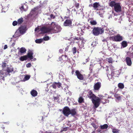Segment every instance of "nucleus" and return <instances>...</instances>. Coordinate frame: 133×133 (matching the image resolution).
<instances>
[{"mask_svg":"<svg viewBox=\"0 0 133 133\" xmlns=\"http://www.w3.org/2000/svg\"><path fill=\"white\" fill-rule=\"evenodd\" d=\"M88 97L91 99L92 103L94 104V107L95 108H97L99 106V101H100V98L97 97L94 94L91 90L89 92L88 95Z\"/></svg>","mask_w":133,"mask_h":133,"instance_id":"1","label":"nucleus"},{"mask_svg":"<svg viewBox=\"0 0 133 133\" xmlns=\"http://www.w3.org/2000/svg\"><path fill=\"white\" fill-rule=\"evenodd\" d=\"M109 5L111 7L114 6V10L116 12H119L121 11L122 8L119 3H116L114 1H112L109 3Z\"/></svg>","mask_w":133,"mask_h":133,"instance_id":"2","label":"nucleus"},{"mask_svg":"<svg viewBox=\"0 0 133 133\" xmlns=\"http://www.w3.org/2000/svg\"><path fill=\"white\" fill-rule=\"evenodd\" d=\"M83 38L80 36L79 37H75L74 38V41L78 44L79 47H83L84 46V43L85 41L84 40Z\"/></svg>","mask_w":133,"mask_h":133,"instance_id":"3","label":"nucleus"},{"mask_svg":"<svg viewBox=\"0 0 133 133\" xmlns=\"http://www.w3.org/2000/svg\"><path fill=\"white\" fill-rule=\"evenodd\" d=\"M52 27H51V31H53L54 33H57L61 31L62 28L59 25H56L55 23L53 22L51 23Z\"/></svg>","mask_w":133,"mask_h":133,"instance_id":"4","label":"nucleus"},{"mask_svg":"<svg viewBox=\"0 0 133 133\" xmlns=\"http://www.w3.org/2000/svg\"><path fill=\"white\" fill-rule=\"evenodd\" d=\"M42 33L43 34L50 32L51 31V27H47L44 26L42 27L40 29Z\"/></svg>","mask_w":133,"mask_h":133,"instance_id":"5","label":"nucleus"},{"mask_svg":"<svg viewBox=\"0 0 133 133\" xmlns=\"http://www.w3.org/2000/svg\"><path fill=\"white\" fill-rule=\"evenodd\" d=\"M70 109L67 106L64 107L62 111L64 115L68 117L70 114Z\"/></svg>","mask_w":133,"mask_h":133,"instance_id":"6","label":"nucleus"},{"mask_svg":"<svg viewBox=\"0 0 133 133\" xmlns=\"http://www.w3.org/2000/svg\"><path fill=\"white\" fill-rule=\"evenodd\" d=\"M114 41L116 42H120L123 39V37L119 34H118L112 37Z\"/></svg>","mask_w":133,"mask_h":133,"instance_id":"7","label":"nucleus"},{"mask_svg":"<svg viewBox=\"0 0 133 133\" xmlns=\"http://www.w3.org/2000/svg\"><path fill=\"white\" fill-rule=\"evenodd\" d=\"M92 34L95 36L98 35L100 34V28L98 27L94 28L92 30Z\"/></svg>","mask_w":133,"mask_h":133,"instance_id":"8","label":"nucleus"},{"mask_svg":"<svg viewBox=\"0 0 133 133\" xmlns=\"http://www.w3.org/2000/svg\"><path fill=\"white\" fill-rule=\"evenodd\" d=\"M75 72L76 75L78 79L81 80L83 79L84 78L83 75L80 73L79 70H76Z\"/></svg>","mask_w":133,"mask_h":133,"instance_id":"9","label":"nucleus"},{"mask_svg":"<svg viewBox=\"0 0 133 133\" xmlns=\"http://www.w3.org/2000/svg\"><path fill=\"white\" fill-rule=\"evenodd\" d=\"M72 20L70 19H67L64 22L63 25L64 26H69L71 25Z\"/></svg>","mask_w":133,"mask_h":133,"instance_id":"10","label":"nucleus"},{"mask_svg":"<svg viewBox=\"0 0 133 133\" xmlns=\"http://www.w3.org/2000/svg\"><path fill=\"white\" fill-rule=\"evenodd\" d=\"M18 30L20 34H24L26 30V27L23 26H21L19 27Z\"/></svg>","mask_w":133,"mask_h":133,"instance_id":"11","label":"nucleus"},{"mask_svg":"<svg viewBox=\"0 0 133 133\" xmlns=\"http://www.w3.org/2000/svg\"><path fill=\"white\" fill-rule=\"evenodd\" d=\"M119 74V72L118 71H112L111 73V76L109 75V76L111 77H109L108 75H107V76L108 78V79H110V78H111L112 77V76H117Z\"/></svg>","mask_w":133,"mask_h":133,"instance_id":"12","label":"nucleus"},{"mask_svg":"<svg viewBox=\"0 0 133 133\" xmlns=\"http://www.w3.org/2000/svg\"><path fill=\"white\" fill-rule=\"evenodd\" d=\"M33 54V53L32 51L29 50L26 55L27 56V58H29L32 61V59L33 58V57L32 56Z\"/></svg>","mask_w":133,"mask_h":133,"instance_id":"13","label":"nucleus"},{"mask_svg":"<svg viewBox=\"0 0 133 133\" xmlns=\"http://www.w3.org/2000/svg\"><path fill=\"white\" fill-rule=\"evenodd\" d=\"M122 96H121L120 95L115 94L114 95V96L115 98V100L117 102H118L121 100Z\"/></svg>","mask_w":133,"mask_h":133,"instance_id":"14","label":"nucleus"},{"mask_svg":"<svg viewBox=\"0 0 133 133\" xmlns=\"http://www.w3.org/2000/svg\"><path fill=\"white\" fill-rule=\"evenodd\" d=\"M70 114H71L72 116H74L76 115L77 113L76 111V109L75 108H74L70 109Z\"/></svg>","mask_w":133,"mask_h":133,"instance_id":"15","label":"nucleus"},{"mask_svg":"<svg viewBox=\"0 0 133 133\" xmlns=\"http://www.w3.org/2000/svg\"><path fill=\"white\" fill-rule=\"evenodd\" d=\"M30 93L31 95L34 97L37 96L38 94L37 91L34 89L30 91Z\"/></svg>","mask_w":133,"mask_h":133,"instance_id":"16","label":"nucleus"},{"mask_svg":"<svg viewBox=\"0 0 133 133\" xmlns=\"http://www.w3.org/2000/svg\"><path fill=\"white\" fill-rule=\"evenodd\" d=\"M125 61L127 65L129 66H131L132 64V62L130 58L129 57L126 58Z\"/></svg>","mask_w":133,"mask_h":133,"instance_id":"17","label":"nucleus"},{"mask_svg":"<svg viewBox=\"0 0 133 133\" xmlns=\"http://www.w3.org/2000/svg\"><path fill=\"white\" fill-rule=\"evenodd\" d=\"M100 88V82H97L94 86V89L95 90H98Z\"/></svg>","mask_w":133,"mask_h":133,"instance_id":"18","label":"nucleus"},{"mask_svg":"<svg viewBox=\"0 0 133 133\" xmlns=\"http://www.w3.org/2000/svg\"><path fill=\"white\" fill-rule=\"evenodd\" d=\"M26 49L25 48L22 47L21 48L19 51L18 53L19 52L21 54L24 53L26 52Z\"/></svg>","mask_w":133,"mask_h":133,"instance_id":"19","label":"nucleus"},{"mask_svg":"<svg viewBox=\"0 0 133 133\" xmlns=\"http://www.w3.org/2000/svg\"><path fill=\"white\" fill-rule=\"evenodd\" d=\"M28 59L27 56L26 55H24L23 56H21L19 58L20 61H23L26 60Z\"/></svg>","mask_w":133,"mask_h":133,"instance_id":"20","label":"nucleus"},{"mask_svg":"<svg viewBox=\"0 0 133 133\" xmlns=\"http://www.w3.org/2000/svg\"><path fill=\"white\" fill-rule=\"evenodd\" d=\"M93 7L94 9L96 10H98L97 8L98 6L99 5L98 3L97 2L93 4Z\"/></svg>","mask_w":133,"mask_h":133,"instance_id":"21","label":"nucleus"},{"mask_svg":"<svg viewBox=\"0 0 133 133\" xmlns=\"http://www.w3.org/2000/svg\"><path fill=\"white\" fill-rule=\"evenodd\" d=\"M72 51L73 54L74 55L76 54V52L78 53H79V51H77L76 48V47H74L72 49Z\"/></svg>","mask_w":133,"mask_h":133,"instance_id":"22","label":"nucleus"},{"mask_svg":"<svg viewBox=\"0 0 133 133\" xmlns=\"http://www.w3.org/2000/svg\"><path fill=\"white\" fill-rule=\"evenodd\" d=\"M108 125L107 124H104L103 125H100V129H105L108 128Z\"/></svg>","mask_w":133,"mask_h":133,"instance_id":"23","label":"nucleus"},{"mask_svg":"<svg viewBox=\"0 0 133 133\" xmlns=\"http://www.w3.org/2000/svg\"><path fill=\"white\" fill-rule=\"evenodd\" d=\"M14 70V68L12 67H8L6 71L9 73L13 71Z\"/></svg>","mask_w":133,"mask_h":133,"instance_id":"24","label":"nucleus"},{"mask_svg":"<svg viewBox=\"0 0 133 133\" xmlns=\"http://www.w3.org/2000/svg\"><path fill=\"white\" fill-rule=\"evenodd\" d=\"M90 23L91 25H95L97 24V22L93 20H91L90 22Z\"/></svg>","mask_w":133,"mask_h":133,"instance_id":"25","label":"nucleus"},{"mask_svg":"<svg viewBox=\"0 0 133 133\" xmlns=\"http://www.w3.org/2000/svg\"><path fill=\"white\" fill-rule=\"evenodd\" d=\"M78 102L79 103H84V99L82 97H80L78 99Z\"/></svg>","mask_w":133,"mask_h":133,"instance_id":"26","label":"nucleus"},{"mask_svg":"<svg viewBox=\"0 0 133 133\" xmlns=\"http://www.w3.org/2000/svg\"><path fill=\"white\" fill-rule=\"evenodd\" d=\"M122 45L123 48H125L126 47L127 45V43L126 41H123L121 43Z\"/></svg>","mask_w":133,"mask_h":133,"instance_id":"27","label":"nucleus"},{"mask_svg":"<svg viewBox=\"0 0 133 133\" xmlns=\"http://www.w3.org/2000/svg\"><path fill=\"white\" fill-rule=\"evenodd\" d=\"M107 61L109 63H112L114 61L111 57H110L107 58Z\"/></svg>","mask_w":133,"mask_h":133,"instance_id":"28","label":"nucleus"},{"mask_svg":"<svg viewBox=\"0 0 133 133\" xmlns=\"http://www.w3.org/2000/svg\"><path fill=\"white\" fill-rule=\"evenodd\" d=\"M43 41V39L42 38L36 39L35 42L37 43H40L42 42Z\"/></svg>","mask_w":133,"mask_h":133,"instance_id":"29","label":"nucleus"},{"mask_svg":"<svg viewBox=\"0 0 133 133\" xmlns=\"http://www.w3.org/2000/svg\"><path fill=\"white\" fill-rule=\"evenodd\" d=\"M23 21V18H21L18 19L17 21L18 24H21Z\"/></svg>","mask_w":133,"mask_h":133,"instance_id":"30","label":"nucleus"},{"mask_svg":"<svg viewBox=\"0 0 133 133\" xmlns=\"http://www.w3.org/2000/svg\"><path fill=\"white\" fill-rule=\"evenodd\" d=\"M112 132L113 133H119V130L117 129H115V128H112Z\"/></svg>","mask_w":133,"mask_h":133,"instance_id":"31","label":"nucleus"},{"mask_svg":"<svg viewBox=\"0 0 133 133\" xmlns=\"http://www.w3.org/2000/svg\"><path fill=\"white\" fill-rule=\"evenodd\" d=\"M62 57H63V61H67L68 59V57L67 55H62Z\"/></svg>","mask_w":133,"mask_h":133,"instance_id":"32","label":"nucleus"},{"mask_svg":"<svg viewBox=\"0 0 133 133\" xmlns=\"http://www.w3.org/2000/svg\"><path fill=\"white\" fill-rule=\"evenodd\" d=\"M118 87L120 89H123L124 88V85L123 83H119L118 85Z\"/></svg>","mask_w":133,"mask_h":133,"instance_id":"33","label":"nucleus"},{"mask_svg":"<svg viewBox=\"0 0 133 133\" xmlns=\"http://www.w3.org/2000/svg\"><path fill=\"white\" fill-rule=\"evenodd\" d=\"M30 78V76L29 75H26L24 77V81H27Z\"/></svg>","mask_w":133,"mask_h":133,"instance_id":"34","label":"nucleus"},{"mask_svg":"<svg viewBox=\"0 0 133 133\" xmlns=\"http://www.w3.org/2000/svg\"><path fill=\"white\" fill-rule=\"evenodd\" d=\"M56 82H54L50 87H52L56 89Z\"/></svg>","mask_w":133,"mask_h":133,"instance_id":"35","label":"nucleus"},{"mask_svg":"<svg viewBox=\"0 0 133 133\" xmlns=\"http://www.w3.org/2000/svg\"><path fill=\"white\" fill-rule=\"evenodd\" d=\"M49 39V37L48 36H44L43 38V40L44 41H48Z\"/></svg>","mask_w":133,"mask_h":133,"instance_id":"36","label":"nucleus"},{"mask_svg":"<svg viewBox=\"0 0 133 133\" xmlns=\"http://www.w3.org/2000/svg\"><path fill=\"white\" fill-rule=\"evenodd\" d=\"M91 125L92 127L95 129H96L98 128V126L97 125H96V124L94 123H91Z\"/></svg>","mask_w":133,"mask_h":133,"instance_id":"37","label":"nucleus"},{"mask_svg":"<svg viewBox=\"0 0 133 133\" xmlns=\"http://www.w3.org/2000/svg\"><path fill=\"white\" fill-rule=\"evenodd\" d=\"M56 86L59 88H60L61 87V83L59 82L56 83Z\"/></svg>","mask_w":133,"mask_h":133,"instance_id":"38","label":"nucleus"},{"mask_svg":"<svg viewBox=\"0 0 133 133\" xmlns=\"http://www.w3.org/2000/svg\"><path fill=\"white\" fill-rule=\"evenodd\" d=\"M53 98L54 100L55 101L58 99L59 100V97L58 96H57L56 97H55L54 96H53Z\"/></svg>","mask_w":133,"mask_h":133,"instance_id":"39","label":"nucleus"},{"mask_svg":"<svg viewBox=\"0 0 133 133\" xmlns=\"http://www.w3.org/2000/svg\"><path fill=\"white\" fill-rule=\"evenodd\" d=\"M19 8L22 11L23 10L24 11H25L26 10L24 9L23 5H22L21 7H20Z\"/></svg>","mask_w":133,"mask_h":133,"instance_id":"40","label":"nucleus"},{"mask_svg":"<svg viewBox=\"0 0 133 133\" xmlns=\"http://www.w3.org/2000/svg\"><path fill=\"white\" fill-rule=\"evenodd\" d=\"M31 66V64L30 63H28L26 65V66L27 68H30Z\"/></svg>","mask_w":133,"mask_h":133,"instance_id":"41","label":"nucleus"},{"mask_svg":"<svg viewBox=\"0 0 133 133\" xmlns=\"http://www.w3.org/2000/svg\"><path fill=\"white\" fill-rule=\"evenodd\" d=\"M18 24L17 22L16 21H14L12 23V24L14 26H16Z\"/></svg>","mask_w":133,"mask_h":133,"instance_id":"42","label":"nucleus"},{"mask_svg":"<svg viewBox=\"0 0 133 133\" xmlns=\"http://www.w3.org/2000/svg\"><path fill=\"white\" fill-rule=\"evenodd\" d=\"M79 3H75V6L76 8H78L79 7Z\"/></svg>","mask_w":133,"mask_h":133,"instance_id":"43","label":"nucleus"},{"mask_svg":"<svg viewBox=\"0 0 133 133\" xmlns=\"http://www.w3.org/2000/svg\"><path fill=\"white\" fill-rule=\"evenodd\" d=\"M86 29L88 30H91L93 28L92 27H91L90 26H88L86 27Z\"/></svg>","mask_w":133,"mask_h":133,"instance_id":"44","label":"nucleus"},{"mask_svg":"<svg viewBox=\"0 0 133 133\" xmlns=\"http://www.w3.org/2000/svg\"><path fill=\"white\" fill-rule=\"evenodd\" d=\"M40 117V118H41V121H42V122L43 123L44 122V116H42L41 117V116Z\"/></svg>","mask_w":133,"mask_h":133,"instance_id":"45","label":"nucleus"},{"mask_svg":"<svg viewBox=\"0 0 133 133\" xmlns=\"http://www.w3.org/2000/svg\"><path fill=\"white\" fill-rule=\"evenodd\" d=\"M104 28H100V31H101V32H100L101 34H102V33H103L104 31Z\"/></svg>","mask_w":133,"mask_h":133,"instance_id":"46","label":"nucleus"},{"mask_svg":"<svg viewBox=\"0 0 133 133\" xmlns=\"http://www.w3.org/2000/svg\"><path fill=\"white\" fill-rule=\"evenodd\" d=\"M50 17L51 18H52L53 19H54L55 18V16L52 14L50 15Z\"/></svg>","mask_w":133,"mask_h":133,"instance_id":"47","label":"nucleus"},{"mask_svg":"<svg viewBox=\"0 0 133 133\" xmlns=\"http://www.w3.org/2000/svg\"><path fill=\"white\" fill-rule=\"evenodd\" d=\"M101 98H101V97H100V99ZM103 99H100V103H103V104H104L105 103H106L107 102H106V101H105V102H104L103 101Z\"/></svg>","mask_w":133,"mask_h":133,"instance_id":"48","label":"nucleus"},{"mask_svg":"<svg viewBox=\"0 0 133 133\" xmlns=\"http://www.w3.org/2000/svg\"><path fill=\"white\" fill-rule=\"evenodd\" d=\"M71 69H72V71H71V73L72 75H73L74 74V72H75L74 69L73 68H72Z\"/></svg>","mask_w":133,"mask_h":133,"instance_id":"49","label":"nucleus"},{"mask_svg":"<svg viewBox=\"0 0 133 133\" xmlns=\"http://www.w3.org/2000/svg\"><path fill=\"white\" fill-rule=\"evenodd\" d=\"M62 57V56L61 57H59V60L58 61H61L62 60H63V58H62V57Z\"/></svg>","mask_w":133,"mask_h":133,"instance_id":"50","label":"nucleus"},{"mask_svg":"<svg viewBox=\"0 0 133 133\" xmlns=\"http://www.w3.org/2000/svg\"><path fill=\"white\" fill-rule=\"evenodd\" d=\"M5 63H3L2 64V66L3 68H4L5 67Z\"/></svg>","mask_w":133,"mask_h":133,"instance_id":"51","label":"nucleus"},{"mask_svg":"<svg viewBox=\"0 0 133 133\" xmlns=\"http://www.w3.org/2000/svg\"><path fill=\"white\" fill-rule=\"evenodd\" d=\"M59 52L60 53L62 54L63 52V50L62 49H60L59 50Z\"/></svg>","mask_w":133,"mask_h":133,"instance_id":"52","label":"nucleus"},{"mask_svg":"<svg viewBox=\"0 0 133 133\" xmlns=\"http://www.w3.org/2000/svg\"><path fill=\"white\" fill-rule=\"evenodd\" d=\"M69 48V46H67V47L65 48V51H68Z\"/></svg>","mask_w":133,"mask_h":133,"instance_id":"53","label":"nucleus"},{"mask_svg":"<svg viewBox=\"0 0 133 133\" xmlns=\"http://www.w3.org/2000/svg\"><path fill=\"white\" fill-rule=\"evenodd\" d=\"M8 48V46L6 45H5L4 48V49H7Z\"/></svg>","mask_w":133,"mask_h":133,"instance_id":"54","label":"nucleus"},{"mask_svg":"<svg viewBox=\"0 0 133 133\" xmlns=\"http://www.w3.org/2000/svg\"><path fill=\"white\" fill-rule=\"evenodd\" d=\"M4 78V77L0 75V81L2 80V79Z\"/></svg>","mask_w":133,"mask_h":133,"instance_id":"55","label":"nucleus"},{"mask_svg":"<svg viewBox=\"0 0 133 133\" xmlns=\"http://www.w3.org/2000/svg\"><path fill=\"white\" fill-rule=\"evenodd\" d=\"M4 123L6 125L9 124V122H4L3 123Z\"/></svg>","mask_w":133,"mask_h":133,"instance_id":"56","label":"nucleus"},{"mask_svg":"<svg viewBox=\"0 0 133 133\" xmlns=\"http://www.w3.org/2000/svg\"><path fill=\"white\" fill-rule=\"evenodd\" d=\"M39 29V28L38 27L36 28L35 29V31H36L37 30Z\"/></svg>","mask_w":133,"mask_h":133,"instance_id":"57","label":"nucleus"},{"mask_svg":"<svg viewBox=\"0 0 133 133\" xmlns=\"http://www.w3.org/2000/svg\"><path fill=\"white\" fill-rule=\"evenodd\" d=\"M110 68L111 69H113L114 70V68L113 66H111Z\"/></svg>","mask_w":133,"mask_h":133,"instance_id":"58","label":"nucleus"},{"mask_svg":"<svg viewBox=\"0 0 133 133\" xmlns=\"http://www.w3.org/2000/svg\"><path fill=\"white\" fill-rule=\"evenodd\" d=\"M15 45V43H12V46H14Z\"/></svg>","mask_w":133,"mask_h":133,"instance_id":"59","label":"nucleus"},{"mask_svg":"<svg viewBox=\"0 0 133 133\" xmlns=\"http://www.w3.org/2000/svg\"><path fill=\"white\" fill-rule=\"evenodd\" d=\"M102 41H103V42H106V41L105 40V39H103V40H102Z\"/></svg>","mask_w":133,"mask_h":133,"instance_id":"60","label":"nucleus"},{"mask_svg":"<svg viewBox=\"0 0 133 133\" xmlns=\"http://www.w3.org/2000/svg\"><path fill=\"white\" fill-rule=\"evenodd\" d=\"M131 56H132V57H133V53H132L131 54Z\"/></svg>","mask_w":133,"mask_h":133,"instance_id":"61","label":"nucleus"},{"mask_svg":"<svg viewBox=\"0 0 133 133\" xmlns=\"http://www.w3.org/2000/svg\"><path fill=\"white\" fill-rule=\"evenodd\" d=\"M49 90L48 89H45V91H46L48 92Z\"/></svg>","mask_w":133,"mask_h":133,"instance_id":"62","label":"nucleus"},{"mask_svg":"<svg viewBox=\"0 0 133 133\" xmlns=\"http://www.w3.org/2000/svg\"><path fill=\"white\" fill-rule=\"evenodd\" d=\"M91 133H95V131H93L91 132Z\"/></svg>","mask_w":133,"mask_h":133,"instance_id":"63","label":"nucleus"},{"mask_svg":"<svg viewBox=\"0 0 133 133\" xmlns=\"http://www.w3.org/2000/svg\"><path fill=\"white\" fill-rule=\"evenodd\" d=\"M44 133H51V132H46Z\"/></svg>","mask_w":133,"mask_h":133,"instance_id":"64","label":"nucleus"}]
</instances>
